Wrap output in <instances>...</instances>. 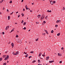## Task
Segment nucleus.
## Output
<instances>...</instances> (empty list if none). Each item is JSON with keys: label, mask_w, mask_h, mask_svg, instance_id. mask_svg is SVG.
Segmentation results:
<instances>
[{"label": "nucleus", "mask_w": 65, "mask_h": 65, "mask_svg": "<svg viewBox=\"0 0 65 65\" xmlns=\"http://www.w3.org/2000/svg\"><path fill=\"white\" fill-rule=\"evenodd\" d=\"M17 41L18 42V43H22V40L21 39V38H20L17 40Z\"/></svg>", "instance_id": "f257e3e1"}, {"label": "nucleus", "mask_w": 65, "mask_h": 65, "mask_svg": "<svg viewBox=\"0 0 65 65\" xmlns=\"http://www.w3.org/2000/svg\"><path fill=\"white\" fill-rule=\"evenodd\" d=\"M45 17V16H44V15H42L41 16V17L40 19L41 20V21H42V20H43L44 19V18Z\"/></svg>", "instance_id": "f03ea898"}, {"label": "nucleus", "mask_w": 65, "mask_h": 65, "mask_svg": "<svg viewBox=\"0 0 65 65\" xmlns=\"http://www.w3.org/2000/svg\"><path fill=\"white\" fill-rule=\"evenodd\" d=\"M50 3L51 4H52V5L54 3H53V1L52 0H50Z\"/></svg>", "instance_id": "7ed1b4c3"}, {"label": "nucleus", "mask_w": 65, "mask_h": 65, "mask_svg": "<svg viewBox=\"0 0 65 65\" xmlns=\"http://www.w3.org/2000/svg\"><path fill=\"white\" fill-rule=\"evenodd\" d=\"M9 26H8L6 27L5 29L6 30H7L8 29H9Z\"/></svg>", "instance_id": "20e7f679"}, {"label": "nucleus", "mask_w": 65, "mask_h": 65, "mask_svg": "<svg viewBox=\"0 0 65 65\" xmlns=\"http://www.w3.org/2000/svg\"><path fill=\"white\" fill-rule=\"evenodd\" d=\"M61 22V20H57L56 22V23H60Z\"/></svg>", "instance_id": "39448f33"}, {"label": "nucleus", "mask_w": 65, "mask_h": 65, "mask_svg": "<svg viewBox=\"0 0 65 65\" xmlns=\"http://www.w3.org/2000/svg\"><path fill=\"white\" fill-rule=\"evenodd\" d=\"M38 18V19H39L40 17H41V15L40 14H39L37 16Z\"/></svg>", "instance_id": "423d86ee"}, {"label": "nucleus", "mask_w": 65, "mask_h": 65, "mask_svg": "<svg viewBox=\"0 0 65 65\" xmlns=\"http://www.w3.org/2000/svg\"><path fill=\"white\" fill-rule=\"evenodd\" d=\"M49 58H50V57H49V56L46 57V60H48Z\"/></svg>", "instance_id": "0eeeda50"}, {"label": "nucleus", "mask_w": 65, "mask_h": 65, "mask_svg": "<svg viewBox=\"0 0 65 65\" xmlns=\"http://www.w3.org/2000/svg\"><path fill=\"white\" fill-rule=\"evenodd\" d=\"M19 51L15 53V55H17L19 54Z\"/></svg>", "instance_id": "6e6552de"}, {"label": "nucleus", "mask_w": 65, "mask_h": 65, "mask_svg": "<svg viewBox=\"0 0 65 65\" xmlns=\"http://www.w3.org/2000/svg\"><path fill=\"white\" fill-rule=\"evenodd\" d=\"M45 32H46V34H47V35L48 34V33L47 32V30H45Z\"/></svg>", "instance_id": "1a4fd4ad"}, {"label": "nucleus", "mask_w": 65, "mask_h": 65, "mask_svg": "<svg viewBox=\"0 0 65 65\" xmlns=\"http://www.w3.org/2000/svg\"><path fill=\"white\" fill-rule=\"evenodd\" d=\"M58 56H62V54H60L59 53H58Z\"/></svg>", "instance_id": "9d476101"}, {"label": "nucleus", "mask_w": 65, "mask_h": 65, "mask_svg": "<svg viewBox=\"0 0 65 65\" xmlns=\"http://www.w3.org/2000/svg\"><path fill=\"white\" fill-rule=\"evenodd\" d=\"M42 54V53H41V52L40 53L39 55V57H40V56H41V55Z\"/></svg>", "instance_id": "9b49d317"}, {"label": "nucleus", "mask_w": 65, "mask_h": 65, "mask_svg": "<svg viewBox=\"0 0 65 65\" xmlns=\"http://www.w3.org/2000/svg\"><path fill=\"white\" fill-rule=\"evenodd\" d=\"M11 45L13 47V46H14V44H13V43H12L11 44Z\"/></svg>", "instance_id": "f8f14e48"}, {"label": "nucleus", "mask_w": 65, "mask_h": 65, "mask_svg": "<svg viewBox=\"0 0 65 65\" xmlns=\"http://www.w3.org/2000/svg\"><path fill=\"white\" fill-rule=\"evenodd\" d=\"M10 16H8V20H10Z\"/></svg>", "instance_id": "ddd939ff"}, {"label": "nucleus", "mask_w": 65, "mask_h": 65, "mask_svg": "<svg viewBox=\"0 0 65 65\" xmlns=\"http://www.w3.org/2000/svg\"><path fill=\"white\" fill-rule=\"evenodd\" d=\"M47 12H52V11L47 10Z\"/></svg>", "instance_id": "4468645a"}, {"label": "nucleus", "mask_w": 65, "mask_h": 65, "mask_svg": "<svg viewBox=\"0 0 65 65\" xmlns=\"http://www.w3.org/2000/svg\"><path fill=\"white\" fill-rule=\"evenodd\" d=\"M26 22H25L24 23L23 25H24V26H25V25H26Z\"/></svg>", "instance_id": "2eb2a0df"}, {"label": "nucleus", "mask_w": 65, "mask_h": 65, "mask_svg": "<svg viewBox=\"0 0 65 65\" xmlns=\"http://www.w3.org/2000/svg\"><path fill=\"white\" fill-rule=\"evenodd\" d=\"M38 39L39 38H38L37 39H35V41H38Z\"/></svg>", "instance_id": "dca6fc26"}, {"label": "nucleus", "mask_w": 65, "mask_h": 65, "mask_svg": "<svg viewBox=\"0 0 65 65\" xmlns=\"http://www.w3.org/2000/svg\"><path fill=\"white\" fill-rule=\"evenodd\" d=\"M24 21L23 20H22V22H21V23H22V24H23V23H24Z\"/></svg>", "instance_id": "f3484780"}, {"label": "nucleus", "mask_w": 65, "mask_h": 65, "mask_svg": "<svg viewBox=\"0 0 65 65\" xmlns=\"http://www.w3.org/2000/svg\"><path fill=\"white\" fill-rule=\"evenodd\" d=\"M42 35L45 36V33L42 34Z\"/></svg>", "instance_id": "a211bd4d"}, {"label": "nucleus", "mask_w": 65, "mask_h": 65, "mask_svg": "<svg viewBox=\"0 0 65 65\" xmlns=\"http://www.w3.org/2000/svg\"><path fill=\"white\" fill-rule=\"evenodd\" d=\"M57 35V36H59V35H60V33H59Z\"/></svg>", "instance_id": "6ab92c4d"}, {"label": "nucleus", "mask_w": 65, "mask_h": 65, "mask_svg": "<svg viewBox=\"0 0 65 65\" xmlns=\"http://www.w3.org/2000/svg\"><path fill=\"white\" fill-rule=\"evenodd\" d=\"M62 10H65V8L63 7Z\"/></svg>", "instance_id": "aec40b11"}, {"label": "nucleus", "mask_w": 65, "mask_h": 65, "mask_svg": "<svg viewBox=\"0 0 65 65\" xmlns=\"http://www.w3.org/2000/svg\"><path fill=\"white\" fill-rule=\"evenodd\" d=\"M2 60V58H0V61H1Z\"/></svg>", "instance_id": "412c9836"}, {"label": "nucleus", "mask_w": 65, "mask_h": 65, "mask_svg": "<svg viewBox=\"0 0 65 65\" xmlns=\"http://www.w3.org/2000/svg\"><path fill=\"white\" fill-rule=\"evenodd\" d=\"M31 54H32L33 53H34V51H31L30 52Z\"/></svg>", "instance_id": "4be33fe9"}, {"label": "nucleus", "mask_w": 65, "mask_h": 65, "mask_svg": "<svg viewBox=\"0 0 65 65\" xmlns=\"http://www.w3.org/2000/svg\"><path fill=\"white\" fill-rule=\"evenodd\" d=\"M13 31H14V30L12 29L11 32H10V33H11Z\"/></svg>", "instance_id": "5701e85b"}, {"label": "nucleus", "mask_w": 65, "mask_h": 65, "mask_svg": "<svg viewBox=\"0 0 65 65\" xmlns=\"http://www.w3.org/2000/svg\"><path fill=\"white\" fill-rule=\"evenodd\" d=\"M51 32L52 33H54V31L53 30H52L51 31Z\"/></svg>", "instance_id": "b1692460"}, {"label": "nucleus", "mask_w": 65, "mask_h": 65, "mask_svg": "<svg viewBox=\"0 0 65 65\" xmlns=\"http://www.w3.org/2000/svg\"><path fill=\"white\" fill-rule=\"evenodd\" d=\"M21 15H22V17H23L24 16V14L22 13L21 14Z\"/></svg>", "instance_id": "393cba45"}, {"label": "nucleus", "mask_w": 65, "mask_h": 65, "mask_svg": "<svg viewBox=\"0 0 65 65\" xmlns=\"http://www.w3.org/2000/svg\"><path fill=\"white\" fill-rule=\"evenodd\" d=\"M38 63H40V62H41L39 59L38 60Z\"/></svg>", "instance_id": "a878e982"}, {"label": "nucleus", "mask_w": 65, "mask_h": 65, "mask_svg": "<svg viewBox=\"0 0 65 65\" xmlns=\"http://www.w3.org/2000/svg\"><path fill=\"white\" fill-rule=\"evenodd\" d=\"M36 62V60H35L32 61V63H34V62Z\"/></svg>", "instance_id": "bb28decb"}, {"label": "nucleus", "mask_w": 65, "mask_h": 65, "mask_svg": "<svg viewBox=\"0 0 65 65\" xmlns=\"http://www.w3.org/2000/svg\"><path fill=\"white\" fill-rule=\"evenodd\" d=\"M12 54L14 55H15V53H14V52H13Z\"/></svg>", "instance_id": "cd10ccee"}, {"label": "nucleus", "mask_w": 65, "mask_h": 65, "mask_svg": "<svg viewBox=\"0 0 65 65\" xmlns=\"http://www.w3.org/2000/svg\"><path fill=\"white\" fill-rule=\"evenodd\" d=\"M48 51H49V52H50L51 51V49L50 48H48Z\"/></svg>", "instance_id": "c85d7f7f"}, {"label": "nucleus", "mask_w": 65, "mask_h": 65, "mask_svg": "<svg viewBox=\"0 0 65 65\" xmlns=\"http://www.w3.org/2000/svg\"><path fill=\"white\" fill-rule=\"evenodd\" d=\"M36 24H39V22H36Z\"/></svg>", "instance_id": "c756f323"}, {"label": "nucleus", "mask_w": 65, "mask_h": 65, "mask_svg": "<svg viewBox=\"0 0 65 65\" xmlns=\"http://www.w3.org/2000/svg\"><path fill=\"white\" fill-rule=\"evenodd\" d=\"M10 3H12V1H10V2H9Z\"/></svg>", "instance_id": "7c9ffc66"}, {"label": "nucleus", "mask_w": 65, "mask_h": 65, "mask_svg": "<svg viewBox=\"0 0 65 65\" xmlns=\"http://www.w3.org/2000/svg\"><path fill=\"white\" fill-rule=\"evenodd\" d=\"M53 2V3H56V1H54Z\"/></svg>", "instance_id": "2f4dec72"}, {"label": "nucleus", "mask_w": 65, "mask_h": 65, "mask_svg": "<svg viewBox=\"0 0 65 65\" xmlns=\"http://www.w3.org/2000/svg\"><path fill=\"white\" fill-rule=\"evenodd\" d=\"M5 56H6V55H4L3 56V58H5Z\"/></svg>", "instance_id": "473e14b6"}, {"label": "nucleus", "mask_w": 65, "mask_h": 65, "mask_svg": "<svg viewBox=\"0 0 65 65\" xmlns=\"http://www.w3.org/2000/svg\"><path fill=\"white\" fill-rule=\"evenodd\" d=\"M7 59H8L9 58V56L8 55L7 56Z\"/></svg>", "instance_id": "72a5a7b5"}, {"label": "nucleus", "mask_w": 65, "mask_h": 65, "mask_svg": "<svg viewBox=\"0 0 65 65\" xmlns=\"http://www.w3.org/2000/svg\"><path fill=\"white\" fill-rule=\"evenodd\" d=\"M43 23H44V24H45V23H46V22L45 21H43Z\"/></svg>", "instance_id": "f704fd0d"}, {"label": "nucleus", "mask_w": 65, "mask_h": 65, "mask_svg": "<svg viewBox=\"0 0 65 65\" xmlns=\"http://www.w3.org/2000/svg\"><path fill=\"white\" fill-rule=\"evenodd\" d=\"M3 65H6V63H4Z\"/></svg>", "instance_id": "c9c22d12"}, {"label": "nucleus", "mask_w": 65, "mask_h": 65, "mask_svg": "<svg viewBox=\"0 0 65 65\" xmlns=\"http://www.w3.org/2000/svg\"><path fill=\"white\" fill-rule=\"evenodd\" d=\"M47 16H46L45 17V19H46V20L47 19Z\"/></svg>", "instance_id": "e433bc0d"}, {"label": "nucleus", "mask_w": 65, "mask_h": 65, "mask_svg": "<svg viewBox=\"0 0 65 65\" xmlns=\"http://www.w3.org/2000/svg\"><path fill=\"white\" fill-rule=\"evenodd\" d=\"M7 12H9V10H8V9H7Z\"/></svg>", "instance_id": "4c0bfd02"}, {"label": "nucleus", "mask_w": 65, "mask_h": 65, "mask_svg": "<svg viewBox=\"0 0 65 65\" xmlns=\"http://www.w3.org/2000/svg\"><path fill=\"white\" fill-rule=\"evenodd\" d=\"M61 49L62 50H64V47H62L61 48Z\"/></svg>", "instance_id": "58836bf2"}, {"label": "nucleus", "mask_w": 65, "mask_h": 65, "mask_svg": "<svg viewBox=\"0 0 65 65\" xmlns=\"http://www.w3.org/2000/svg\"><path fill=\"white\" fill-rule=\"evenodd\" d=\"M32 58V56H30L29 57V58L30 59V58Z\"/></svg>", "instance_id": "ea45409f"}, {"label": "nucleus", "mask_w": 65, "mask_h": 65, "mask_svg": "<svg viewBox=\"0 0 65 65\" xmlns=\"http://www.w3.org/2000/svg\"><path fill=\"white\" fill-rule=\"evenodd\" d=\"M26 9H28V7H25Z\"/></svg>", "instance_id": "a19ab883"}, {"label": "nucleus", "mask_w": 65, "mask_h": 65, "mask_svg": "<svg viewBox=\"0 0 65 65\" xmlns=\"http://www.w3.org/2000/svg\"><path fill=\"white\" fill-rule=\"evenodd\" d=\"M23 29H24V30H26V27H24Z\"/></svg>", "instance_id": "79ce46f5"}, {"label": "nucleus", "mask_w": 65, "mask_h": 65, "mask_svg": "<svg viewBox=\"0 0 65 65\" xmlns=\"http://www.w3.org/2000/svg\"><path fill=\"white\" fill-rule=\"evenodd\" d=\"M59 63H62V61H60L59 62Z\"/></svg>", "instance_id": "37998d69"}, {"label": "nucleus", "mask_w": 65, "mask_h": 65, "mask_svg": "<svg viewBox=\"0 0 65 65\" xmlns=\"http://www.w3.org/2000/svg\"><path fill=\"white\" fill-rule=\"evenodd\" d=\"M42 25H44V23L43 22L42 23Z\"/></svg>", "instance_id": "c03bdc74"}, {"label": "nucleus", "mask_w": 65, "mask_h": 65, "mask_svg": "<svg viewBox=\"0 0 65 65\" xmlns=\"http://www.w3.org/2000/svg\"><path fill=\"white\" fill-rule=\"evenodd\" d=\"M55 27H58V25H55Z\"/></svg>", "instance_id": "a18cd8bd"}, {"label": "nucleus", "mask_w": 65, "mask_h": 65, "mask_svg": "<svg viewBox=\"0 0 65 65\" xmlns=\"http://www.w3.org/2000/svg\"><path fill=\"white\" fill-rule=\"evenodd\" d=\"M19 37V36L18 35H17L16 36V37Z\"/></svg>", "instance_id": "49530a36"}, {"label": "nucleus", "mask_w": 65, "mask_h": 65, "mask_svg": "<svg viewBox=\"0 0 65 65\" xmlns=\"http://www.w3.org/2000/svg\"><path fill=\"white\" fill-rule=\"evenodd\" d=\"M5 9V8H4H4L3 9V10H4Z\"/></svg>", "instance_id": "de8ad7c7"}, {"label": "nucleus", "mask_w": 65, "mask_h": 65, "mask_svg": "<svg viewBox=\"0 0 65 65\" xmlns=\"http://www.w3.org/2000/svg\"><path fill=\"white\" fill-rule=\"evenodd\" d=\"M2 33L3 34H3V35L4 34V32H2Z\"/></svg>", "instance_id": "09e8293b"}, {"label": "nucleus", "mask_w": 65, "mask_h": 65, "mask_svg": "<svg viewBox=\"0 0 65 65\" xmlns=\"http://www.w3.org/2000/svg\"><path fill=\"white\" fill-rule=\"evenodd\" d=\"M5 59H6L7 60H8V58H7V57H6Z\"/></svg>", "instance_id": "8fccbe9b"}, {"label": "nucleus", "mask_w": 65, "mask_h": 65, "mask_svg": "<svg viewBox=\"0 0 65 65\" xmlns=\"http://www.w3.org/2000/svg\"><path fill=\"white\" fill-rule=\"evenodd\" d=\"M52 62H54V61L53 60V61H51V63H52Z\"/></svg>", "instance_id": "3c124183"}, {"label": "nucleus", "mask_w": 65, "mask_h": 65, "mask_svg": "<svg viewBox=\"0 0 65 65\" xmlns=\"http://www.w3.org/2000/svg\"><path fill=\"white\" fill-rule=\"evenodd\" d=\"M23 11H25V9H23Z\"/></svg>", "instance_id": "603ef678"}, {"label": "nucleus", "mask_w": 65, "mask_h": 65, "mask_svg": "<svg viewBox=\"0 0 65 65\" xmlns=\"http://www.w3.org/2000/svg\"><path fill=\"white\" fill-rule=\"evenodd\" d=\"M0 14H1V15L2 14V13L0 12Z\"/></svg>", "instance_id": "864d4df0"}, {"label": "nucleus", "mask_w": 65, "mask_h": 65, "mask_svg": "<svg viewBox=\"0 0 65 65\" xmlns=\"http://www.w3.org/2000/svg\"><path fill=\"white\" fill-rule=\"evenodd\" d=\"M20 17V15H18V18H19V17Z\"/></svg>", "instance_id": "5fc2aeb1"}, {"label": "nucleus", "mask_w": 65, "mask_h": 65, "mask_svg": "<svg viewBox=\"0 0 65 65\" xmlns=\"http://www.w3.org/2000/svg\"><path fill=\"white\" fill-rule=\"evenodd\" d=\"M24 1V0H22L21 1V2H23Z\"/></svg>", "instance_id": "6e6d98bb"}, {"label": "nucleus", "mask_w": 65, "mask_h": 65, "mask_svg": "<svg viewBox=\"0 0 65 65\" xmlns=\"http://www.w3.org/2000/svg\"><path fill=\"white\" fill-rule=\"evenodd\" d=\"M49 63H52V61H49Z\"/></svg>", "instance_id": "4d7b16f0"}, {"label": "nucleus", "mask_w": 65, "mask_h": 65, "mask_svg": "<svg viewBox=\"0 0 65 65\" xmlns=\"http://www.w3.org/2000/svg\"><path fill=\"white\" fill-rule=\"evenodd\" d=\"M25 7H28V6H27V5H26Z\"/></svg>", "instance_id": "13d9d810"}, {"label": "nucleus", "mask_w": 65, "mask_h": 65, "mask_svg": "<svg viewBox=\"0 0 65 65\" xmlns=\"http://www.w3.org/2000/svg\"><path fill=\"white\" fill-rule=\"evenodd\" d=\"M16 13H19V12L17 11L16 12Z\"/></svg>", "instance_id": "bf43d9fd"}, {"label": "nucleus", "mask_w": 65, "mask_h": 65, "mask_svg": "<svg viewBox=\"0 0 65 65\" xmlns=\"http://www.w3.org/2000/svg\"><path fill=\"white\" fill-rule=\"evenodd\" d=\"M42 56H43V57H44V56H45V55H42Z\"/></svg>", "instance_id": "052dcab7"}, {"label": "nucleus", "mask_w": 65, "mask_h": 65, "mask_svg": "<svg viewBox=\"0 0 65 65\" xmlns=\"http://www.w3.org/2000/svg\"><path fill=\"white\" fill-rule=\"evenodd\" d=\"M38 65H42V64H40V63H39V64H38Z\"/></svg>", "instance_id": "680f3d73"}, {"label": "nucleus", "mask_w": 65, "mask_h": 65, "mask_svg": "<svg viewBox=\"0 0 65 65\" xmlns=\"http://www.w3.org/2000/svg\"><path fill=\"white\" fill-rule=\"evenodd\" d=\"M7 52H8V51H7L6 52H5V53H7Z\"/></svg>", "instance_id": "e2e57ef3"}, {"label": "nucleus", "mask_w": 65, "mask_h": 65, "mask_svg": "<svg viewBox=\"0 0 65 65\" xmlns=\"http://www.w3.org/2000/svg\"><path fill=\"white\" fill-rule=\"evenodd\" d=\"M32 5H34V3H32Z\"/></svg>", "instance_id": "0e129e2a"}, {"label": "nucleus", "mask_w": 65, "mask_h": 65, "mask_svg": "<svg viewBox=\"0 0 65 65\" xmlns=\"http://www.w3.org/2000/svg\"><path fill=\"white\" fill-rule=\"evenodd\" d=\"M1 2H2H2H3V0H2V1H1Z\"/></svg>", "instance_id": "69168bd1"}, {"label": "nucleus", "mask_w": 65, "mask_h": 65, "mask_svg": "<svg viewBox=\"0 0 65 65\" xmlns=\"http://www.w3.org/2000/svg\"><path fill=\"white\" fill-rule=\"evenodd\" d=\"M15 24H18V23H17V22H16L15 23Z\"/></svg>", "instance_id": "338daca9"}, {"label": "nucleus", "mask_w": 65, "mask_h": 65, "mask_svg": "<svg viewBox=\"0 0 65 65\" xmlns=\"http://www.w3.org/2000/svg\"><path fill=\"white\" fill-rule=\"evenodd\" d=\"M10 14V15H11V14H12V13H11V14Z\"/></svg>", "instance_id": "774afa93"}]
</instances>
